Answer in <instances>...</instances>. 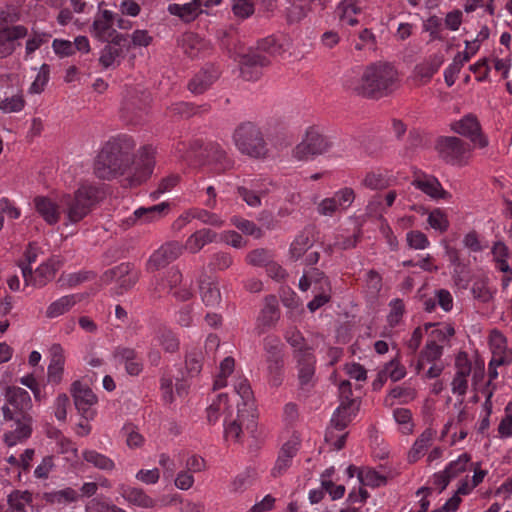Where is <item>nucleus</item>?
<instances>
[{
  "instance_id": "58",
  "label": "nucleus",
  "mask_w": 512,
  "mask_h": 512,
  "mask_svg": "<svg viewBox=\"0 0 512 512\" xmlns=\"http://www.w3.org/2000/svg\"><path fill=\"white\" fill-rule=\"evenodd\" d=\"M471 290L474 298L481 302H488L492 298V291L488 286L487 279L485 278L475 280Z\"/></svg>"
},
{
  "instance_id": "39",
  "label": "nucleus",
  "mask_w": 512,
  "mask_h": 512,
  "mask_svg": "<svg viewBox=\"0 0 512 512\" xmlns=\"http://www.w3.org/2000/svg\"><path fill=\"white\" fill-rule=\"evenodd\" d=\"M443 352L444 348L438 346L437 344H434L433 341H426L424 348L419 353V358L416 366L418 372L424 369L427 363L441 362Z\"/></svg>"
},
{
  "instance_id": "18",
  "label": "nucleus",
  "mask_w": 512,
  "mask_h": 512,
  "mask_svg": "<svg viewBox=\"0 0 512 512\" xmlns=\"http://www.w3.org/2000/svg\"><path fill=\"white\" fill-rule=\"evenodd\" d=\"M28 29L23 25H15L0 29V59L6 58L15 51V40L24 38Z\"/></svg>"
},
{
  "instance_id": "32",
  "label": "nucleus",
  "mask_w": 512,
  "mask_h": 512,
  "mask_svg": "<svg viewBox=\"0 0 512 512\" xmlns=\"http://www.w3.org/2000/svg\"><path fill=\"white\" fill-rule=\"evenodd\" d=\"M34 205L36 211L48 224L53 225L59 221L60 213L58 206L48 197L36 196L34 198Z\"/></svg>"
},
{
  "instance_id": "21",
  "label": "nucleus",
  "mask_w": 512,
  "mask_h": 512,
  "mask_svg": "<svg viewBox=\"0 0 512 512\" xmlns=\"http://www.w3.org/2000/svg\"><path fill=\"white\" fill-rule=\"evenodd\" d=\"M219 77V70L213 64H206L190 80L188 89L195 94H202Z\"/></svg>"
},
{
  "instance_id": "62",
  "label": "nucleus",
  "mask_w": 512,
  "mask_h": 512,
  "mask_svg": "<svg viewBox=\"0 0 512 512\" xmlns=\"http://www.w3.org/2000/svg\"><path fill=\"white\" fill-rule=\"evenodd\" d=\"M427 221L432 228L439 230L440 232L447 231L449 227L447 216L438 208L430 212Z\"/></svg>"
},
{
  "instance_id": "45",
  "label": "nucleus",
  "mask_w": 512,
  "mask_h": 512,
  "mask_svg": "<svg viewBox=\"0 0 512 512\" xmlns=\"http://www.w3.org/2000/svg\"><path fill=\"white\" fill-rule=\"evenodd\" d=\"M169 203L162 202L151 207H140L135 210L134 216L138 220H143L145 223L152 222L162 216L165 210H168Z\"/></svg>"
},
{
  "instance_id": "37",
  "label": "nucleus",
  "mask_w": 512,
  "mask_h": 512,
  "mask_svg": "<svg viewBox=\"0 0 512 512\" xmlns=\"http://www.w3.org/2000/svg\"><path fill=\"white\" fill-rule=\"evenodd\" d=\"M121 495L126 501L139 507L152 508L155 504L154 500L140 488L122 487Z\"/></svg>"
},
{
  "instance_id": "50",
  "label": "nucleus",
  "mask_w": 512,
  "mask_h": 512,
  "mask_svg": "<svg viewBox=\"0 0 512 512\" xmlns=\"http://www.w3.org/2000/svg\"><path fill=\"white\" fill-rule=\"evenodd\" d=\"M157 340L166 352L174 353L179 348L178 338L169 329H160L157 334Z\"/></svg>"
},
{
  "instance_id": "61",
  "label": "nucleus",
  "mask_w": 512,
  "mask_h": 512,
  "mask_svg": "<svg viewBox=\"0 0 512 512\" xmlns=\"http://www.w3.org/2000/svg\"><path fill=\"white\" fill-rule=\"evenodd\" d=\"M358 479L363 485L371 487H378L386 481L384 476L371 469L360 470L358 472Z\"/></svg>"
},
{
  "instance_id": "33",
  "label": "nucleus",
  "mask_w": 512,
  "mask_h": 512,
  "mask_svg": "<svg viewBox=\"0 0 512 512\" xmlns=\"http://www.w3.org/2000/svg\"><path fill=\"white\" fill-rule=\"evenodd\" d=\"M234 390L236 394L240 397L241 403H237V406L240 405L247 415H251L255 417V405L253 392L250 387V384L247 379H239L234 384Z\"/></svg>"
},
{
  "instance_id": "19",
  "label": "nucleus",
  "mask_w": 512,
  "mask_h": 512,
  "mask_svg": "<svg viewBox=\"0 0 512 512\" xmlns=\"http://www.w3.org/2000/svg\"><path fill=\"white\" fill-rule=\"evenodd\" d=\"M267 65H269L268 58L251 49L248 53L243 54L240 57L241 76L247 81L257 79L259 77V72L257 70L253 71L252 69Z\"/></svg>"
},
{
  "instance_id": "10",
  "label": "nucleus",
  "mask_w": 512,
  "mask_h": 512,
  "mask_svg": "<svg viewBox=\"0 0 512 512\" xmlns=\"http://www.w3.org/2000/svg\"><path fill=\"white\" fill-rule=\"evenodd\" d=\"M71 393L74 398L75 407L86 421L95 416L94 406L97 403V397L94 392L80 381H75L71 387Z\"/></svg>"
},
{
  "instance_id": "1",
  "label": "nucleus",
  "mask_w": 512,
  "mask_h": 512,
  "mask_svg": "<svg viewBox=\"0 0 512 512\" xmlns=\"http://www.w3.org/2000/svg\"><path fill=\"white\" fill-rule=\"evenodd\" d=\"M135 147V141L128 135L110 138L95 158V176L109 181L125 175L135 162Z\"/></svg>"
},
{
  "instance_id": "25",
  "label": "nucleus",
  "mask_w": 512,
  "mask_h": 512,
  "mask_svg": "<svg viewBox=\"0 0 512 512\" xmlns=\"http://www.w3.org/2000/svg\"><path fill=\"white\" fill-rule=\"evenodd\" d=\"M149 103V96L144 93L138 96L136 93L126 97L123 103L122 111L129 121H138L142 113L146 110Z\"/></svg>"
},
{
  "instance_id": "8",
  "label": "nucleus",
  "mask_w": 512,
  "mask_h": 512,
  "mask_svg": "<svg viewBox=\"0 0 512 512\" xmlns=\"http://www.w3.org/2000/svg\"><path fill=\"white\" fill-rule=\"evenodd\" d=\"M297 369L298 386L309 392L315 386L316 357L313 352L298 351L294 358Z\"/></svg>"
},
{
  "instance_id": "6",
  "label": "nucleus",
  "mask_w": 512,
  "mask_h": 512,
  "mask_svg": "<svg viewBox=\"0 0 512 512\" xmlns=\"http://www.w3.org/2000/svg\"><path fill=\"white\" fill-rule=\"evenodd\" d=\"M435 149L439 157L448 164L462 165L467 163L469 145L458 137H439L436 141Z\"/></svg>"
},
{
  "instance_id": "53",
  "label": "nucleus",
  "mask_w": 512,
  "mask_h": 512,
  "mask_svg": "<svg viewBox=\"0 0 512 512\" xmlns=\"http://www.w3.org/2000/svg\"><path fill=\"white\" fill-rule=\"evenodd\" d=\"M234 365H235V362L232 357H226L220 363V372L214 380V389H220V388L226 386L227 377L233 372Z\"/></svg>"
},
{
  "instance_id": "34",
  "label": "nucleus",
  "mask_w": 512,
  "mask_h": 512,
  "mask_svg": "<svg viewBox=\"0 0 512 512\" xmlns=\"http://www.w3.org/2000/svg\"><path fill=\"white\" fill-rule=\"evenodd\" d=\"M81 300L79 294H70L60 297L53 301L46 309V317L53 319L57 318L68 311Z\"/></svg>"
},
{
  "instance_id": "48",
  "label": "nucleus",
  "mask_w": 512,
  "mask_h": 512,
  "mask_svg": "<svg viewBox=\"0 0 512 512\" xmlns=\"http://www.w3.org/2000/svg\"><path fill=\"white\" fill-rule=\"evenodd\" d=\"M471 463V455L468 453H462L456 460H453L446 465L445 471L451 479H454L461 473L465 472L468 465H471Z\"/></svg>"
},
{
  "instance_id": "16",
  "label": "nucleus",
  "mask_w": 512,
  "mask_h": 512,
  "mask_svg": "<svg viewBox=\"0 0 512 512\" xmlns=\"http://www.w3.org/2000/svg\"><path fill=\"white\" fill-rule=\"evenodd\" d=\"M280 317L279 305L276 296L269 295L265 298V304L262 308L257 321L255 330L258 335L263 334L269 328L275 326Z\"/></svg>"
},
{
  "instance_id": "57",
  "label": "nucleus",
  "mask_w": 512,
  "mask_h": 512,
  "mask_svg": "<svg viewBox=\"0 0 512 512\" xmlns=\"http://www.w3.org/2000/svg\"><path fill=\"white\" fill-rule=\"evenodd\" d=\"M389 307L390 312L387 316V321L391 327H395L400 323L403 317L405 305L402 299L396 298L390 301Z\"/></svg>"
},
{
  "instance_id": "20",
  "label": "nucleus",
  "mask_w": 512,
  "mask_h": 512,
  "mask_svg": "<svg viewBox=\"0 0 512 512\" xmlns=\"http://www.w3.org/2000/svg\"><path fill=\"white\" fill-rule=\"evenodd\" d=\"M114 358L118 363L124 364L126 372L131 376H137L143 370L142 358L132 348H116L114 351Z\"/></svg>"
},
{
  "instance_id": "5",
  "label": "nucleus",
  "mask_w": 512,
  "mask_h": 512,
  "mask_svg": "<svg viewBox=\"0 0 512 512\" xmlns=\"http://www.w3.org/2000/svg\"><path fill=\"white\" fill-rule=\"evenodd\" d=\"M2 412L6 421L13 422L12 429L4 434V442L9 447L23 443L31 437L33 431L32 416L15 415L7 405L2 407Z\"/></svg>"
},
{
  "instance_id": "17",
  "label": "nucleus",
  "mask_w": 512,
  "mask_h": 512,
  "mask_svg": "<svg viewBox=\"0 0 512 512\" xmlns=\"http://www.w3.org/2000/svg\"><path fill=\"white\" fill-rule=\"evenodd\" d=\"M245 421H248L247 429L250 428V423L253 424L254 417L247 415V412L238 405L236 417L225 416L224 418V437L226 440L237 442L240 440L242 433V426Z\"/></svg>"
},
{
  "instance_id": "64",
  "label": "nucleus",
  "mask_w": 512,
  "mask_h": 512,
  "mask_svg": "<svg viewBox=\"0 0 512 512\" xmlns=\"http://www.w3.org/2000/svg\"><path fill=\"white\" fill-rule=\"evenodd\" d=\"M79 494L73 488H65L59 491H55L50 495V500L57 504H66L77 501Z\"/></svg>"
},
{
  "instance_id": "23",
  "label": "nucleus",
  "mask_w": 512,
  "mask_h": 512,
  "mask_svg": "<svg viewBox=\"0 0 512 512\" xmlns=\"http://www.w3.org/2000/svg\"><path fill=\"white\" fill-rule=\"evenodd\" d=\"M51 360L47 369L48 382L57 385L62 380L64 371V350L60 344H53L50 348Z\"/></svg>"
},
{
  "instance_id": "44",
  "label": "nucleus",
  "mask_w": 512,
  "mask_h": 512,
  "mask_svg": "<svg viewBox=\"0 0 512 512\" xmlns=\"http://www.w3.org/2000/svg\"><path fill=\"white\" fill-rule=\"evenodd\" d=\"M32 501V495L28 491H13L9 494L8 508L5 512H27L26 506Z\"/></svg>"
},
{
  "instance_id": "13",
  "label": "nucleus",
  "mask_w": 512,
  "mask_h": 512,
  "mask_svg": "<svg viewBox=\"0 0 512 512\" xmlns=\"http://www.w3.org/2000/svg\"><path fill=\"white\" fill-rule=\"evenodd\" d=\"M455 369L456 372L451 383V390L453 394L461 398L459 404L462 405L469 387L472 363L466 355H459L455 361Z\"/></svg>"
},
{
  "instance_id": "30",
  "label": "nucleus",
  "mask_w": 512,
  "mask_h": 512,
  "mask_svg": "<svg viewBox=\"0 0 512 512\" xmlns=\"http://www.w3.org/2000/svg\"><path fill=\"white\" fill-rule=\"evenodd\" d=\"M357 411L354 401L342 403L333 413L331 423L339 431H344L352 419L355 417Z\"/></svg>"
},
{
  "instance_id": "43",
  "label": "nucleus",
  "mask_w": 512,
  "mask_h": 512,
  "mask_svg": "<svg viewBox=\"0 0 512 512\" xmlns=\"http://www.w3.org/2000/svg\"><path fill=\"white\" fill-rule=\"evenodd\" d=\"M82 457L87 463L91 464L97 469L103 471H112L115 468V463L112 459L95 450H84L82 452Z\"/></svg>"
},
{
  "instance_id": "27",
  "label": "nucleus",
  "mask_w": 512,
  "mask_h": 512,
  "mask_svg": "<svg viewBox=\"0 0 512 512\" xmlns=\"http://www.w3.org/2000/svg\"><path fill=\"white\" fill-rule=\"evenodd\" d=\"M218 241V234L211 229H201L194 232L186 241L185 249L191 253H198L205 245Z\"/></svg>"
},
{
  "instance_id": "35",
  "label": "nucleus",
  "mask_w": 512,
  "mask_h": 512,
  "mask_svg": "<svg viewBox=\"0 0 512 512\" xmlns=\"http://www.w3.org/2000/svg\"><path fill=\"white\" fill-rule=\"evenodd\" d=\"M168 11L171 15L178 16L185 23L194 21L203 12L202 9H199L196 0L185 4H170Z\"/></svg>"
},
{
  "instance_id": "36",
  "label": "nucleus",
  "mask_w": 512,
  "mask_h": 512,
  "mask_svg": "<svg viewBox=\"0 0 512 512\" xmlns=\"http://www.w3.org/2000/svg\"><path fill=\"white\" fill-rule=\"evenodd\" d=\"M233 409L228 404V395L221 393L207 408V419L210 424H215L220 415L232 416Z\"/></svg>"
},
{
  "instance_id": "42",
  "label": "nucleus",
  "mask_w": 512,
  "mask_h": 512,
  "mask_svg": "<svg viewBox=\"0 0 512 512\" xmlns=\"http://www.w3.org/2000/svg\"><path fill=\"white\" fill-rule=\"evenodd\" d=\"M323 280V284L320 285L315 292L314 298L307 304L308 309L311 312H315L330 300V285L328 278L324 273H317Z\"/></svg>"
},
{
  "instance_id": "29",
  "label": "nucleus",
  "mask_w": 512,
  "mask_h": 512,
  "mask_svg": "<svg viewBox=\"0 0 512 512\" xmlns=\"http://www.w3.org/2000/svg\"><path fill=\"white\" fill-rule=\"evenodd\" d=\"M297 451L298 447L296 442L288 441L282 446L275 466L272 469V475L274 477L280 476L286 472L291 466L292 459L297 454Z\"/></svg>"
},
{
  "instance_id": "31",
  "label": "nucleus",
  "mask_w": 512,
  "mask_h": 512,
  "mask_svg": "<svg viewBox=\"0 0 512 512\" xmlns=\"http://www.w3.org/2000/svg\"><path fill=\"white\" fill-rule=\"evenodd\" d=\"M454 421V433L451 436V445L464 440L468 435V424L473 420V415L468 411L466 405L462 406L457 416L452 419Z\"/></svg>"
},
{
  "instance_id": "22",
  "label": "nucleus",
  "mask_w": 512,
  "mask_h": 512,
  "mask_svg": "<svg viewBox=\"0 0 512 512\" xmlns=\"http://www.w3.org/2000/svg\"><path fill=\"white\" fill-rule=\"evenodd\" d=\"M207 162L214 166L217 172H224L233 167L234 162L218 143H208L204 149Z\"/></svg>"
},
{
  "instance_id": "12",
  "label": "nucleus",
  "mask_w": 512,
  "mask_h": 512,
  "mask_svg": "<svg viewBox=\"0 0 512 512\" xmlns=\"http://www.w3.org/2000/svg\"><path fill=\"white\" fill-rule=\"evenodd\" d=\"M154 151L151 146H144L140 152V164L135 172L123 180L122 186L132 188L141 185L152 174L154 168Z\"/></svg>"
},
{
  "instance_id": "51",
  "label": "nucleus",
  "mask_w": 512,
  "mask_h": 512,
  "mask_svg": "<svg viewBox=\"0 0 512 512\" xmlns=\"http://www.w3.org/2000/svg\"><path fill=\"white\" fill-rule=\"evenodd\" d=\"M231 221H232V224L237 229H239L241 232H243L246 235L253 236L256 239H259L263 236L262 229L250 220L234 216Z\"/></svg>"
},
{
  "instance_id": "54",
  "label": "nucleus",
  "mask_w": 512,
  "mask_h": 512,
  "mask_svg": "<svg viewBox=\"0 0 512 512\" xmlns=\"http://www.w3.org/2000/svg\"><path fill=\"white\" fill-rule=\"evenodd\" d=\"M395 421L401 426L400 430L403 434H410L413 431L412 413L406 408H397L393 411Z\"/></svg>"
},
{
  "instance_id": "55",
  "label": "nucleus",
  "mask_w": 512,
  "mask_h": 512,
  "mask_svg": "<svg viewBox=\"0 0 512 512\" xmlns=\"http://www.w3.org/2000/svg\"><path fill=\"white\" fill-rule=\"evenodd\" d=\"M313 246V240L306 233H300L291 244L292 256H302Z\"/></svg>"
},
{
  "instance_id": "52",
  "label": "nucleus",
  "mask_w": 512,
  "mask_h": 512,
  "mask_svg": "<svg viewBox=\"0 0 512 512\" xmlns=\"http://www.w3.org/2000/svg\"><path fill=\"white\" fill-rule=\"evenodd\" d=\"M92 32L98 40L109 42L110 37L115 33V29L112 28V23L95 19L92 24Z\"/></svg>"
},
{
  "instance_id": "59",
  "label": "nucleus",
  "mask_w": 512,
  "mask_h": 512,
  "mask_svg": "<svg viewBox=\"0 0 512 512\" xmlns=\"http://www.w3.org/2000/svg\"><path fill=\"white\" fill-rule=\"evenodd\" d=\"M498 434L502 439L512 438V402L505 407V415L498 425Z\"/></svg>"
},
{
  "instance_id": "60",
  "label": "nucleus",
  "mask_w": 512,
  "mask_h": 512,
  "mask_svg": "<svg viewBox=\"0 0 512 512\" xmlns=\"http://www.w3.org/2000/svg\"><path fill=\"white\" fill-rule=\"evenodd\" d=\"M383 373L385 376H388L392 381L396 382L405 377L406 369L400 363V361L395 358L385 365Z\"/></svg>"
},
{
  "instance_id": "3",
  "label": "nucleus",
  "mask_w": 512,
  "mask_h": 512,
  "mask_svg": "<svg viewBox=\"0 0 512 512\" xmlns=\"http://www.w3.org/2000/svg\"><path fill=\"white\" fill-rule=\"evenodd\" d=\"M101 198L100 188L82 185L73 195H63L60 199V207L67 213L68 219L76 223L88 215Z\"/></svg>"
},
{
  "instance_id": "41",
  "label": "nucleus",
  "mask_w": 512,
  "mask_h": 512,
  "mask_svg": "<svg viewBox=\"0 0 512 512\" xmlns=\"http://www.w3.org/2000/svg\"><path fill=\"white\" fill-rule=\"evenodd\" d=\"M443 61V55H433L427 61L416 65V76L423 79L425 82H428L433 77V75L438 71L440 66L443 64Z\"/></svg>"
},
{
  "instance_id": "4",
  "label": "nucleus",
  "mask_w": 512,
  "mask_h": 512,
  "mask_svg": "<svg viewBox=\"0 0 512 512\" xmlns=\"http://www.w3.org/2000/svg\"><path fill=\"white\" fill-rule=\"evenodd\" d=\"M233 140L242 154L255 159L267 156V143L260 129L252 122L240 124L234 131Z\"/></svg>"
},
{
  "instance_id": "38",
  "label": "nucleus",
  "mask_w": 512,
  "mask_h": 512,
  "mask_svg": "<svg viewBox=\"0 0 512 512\" xmlns=\"http://www.w3.org/2000/svg\"><path fill=\"white\" fill-rule=\"evenodd\" d=\"M412 184L434 199H450L451 194L444 190L440 182L433 178L431 180L415 179Z\"/></svg>"
},
{
  "instance_id": "40",
  "label": "nucleus",
  "mask_w": 512,
  "mask_h": 512,
  "mask_svg": "<svg viewBox=\"0 0 512 512\" xmlns=\"http://www.w3.org/2000/svg\"><path fill=\"white\" fill-rule=\"evenodd\" d=\"M265 362L279 361L284 359V345L279 337L269 335L263 340Z\"/></svg>"
},
{
  "instance_id": "2",
  "label": "nucleus",
  "mask_w": 512,
  "mask_h": 512,
  "mask_svg": "<svg viewBox=\"0 0 512 512\" xmlns=\"http://www.w3.org/2000/svg\"><path fill=\"white\" fill-rule=\"evenodd\" d=\"M397 88V70L390 63L379 61L366 67L352 90L362 97L380 99L392 94Z\"/></svg>"
},
{
  "instance_id": "28",
  "label": "nucleus",
  "mask_w": 512,
  "mask_h": 512,
  "mask_svg": "<svg viewBox=\"0 0 512 512\" xmlns=\"http://www.w3.org/2000/svg\"><path fill=\"white\" fill-rule=\"evenodd\" d=\"M435 436L436 431L432 428H427L420 434L408 453V460L410 463L417 462L421 457L425 455Z\"/></svg>"
},
{
  "instance_id": "7",
  "label": "nucleus",
  "mask_w": 512,
  "mask_h": 512,
  "mask_svg": "<svg viewBox=\"0 0 512 512\" xmlns=\"http://www.w3.org/2000/svg\"><path fill=\"white\" fill-rule=\"evenodd\" d=\"M330 147L326 137L313 128L306 132V136L293 150V155L300 161L308 160L325 153Z\"/></svg>"
},
{
  "instance_id": "63",
  "label": "nucleus",
  "mask_w": 512,
  "mask_h": 512,
  "mask_svg": "<svg viewBox=\"0 0 512 512\" xmlns=\"http://www.w3.org/2000/svg\"><path fill=\"white\" fill-rule=\"evenodd\" d=\"M185 363L190 377L198 375L202 369V353L200 351L189 352L186 355Z\"/></svg>"
},
{
  "instance_id": "11",
  "label": "nucleus",
  "mask_w": 512,
  "mask_h": 512,
  "mask_svg": "<svg viewBox=\"0 0 512 512\" xmlns=\"http://www.w3.org/2000/svg\"><path fill=\"white\" fill-rule=\"evenodd\" d=\"M103 281L116 282L119 285L117 294L131 289L138 281V271L130 263H122L116 267L106 270L103 274Z\"/></svg>"
},
{
  "instance_id": "9",
  "label": "nucleus",
  "mask_w": 512,
  "mask_h": 512,
  "mask_svg": "<svg viewBox=\"0 0 512 512\" xmlns=\"http://www.w3.org/2000/svg\"><path fill=\"white\" fill-rule=\"evenodd\" d=\"M26 259L28 260L27 263L20 264L26 285L42 287L54 277L56 269L54 264L49 260L39 264L38 267L33 270L32 264L35 262L36 258Z\"/></svg>"
},
{
  "instance_id": "26",
  "label": "nucleus",
  "mask_w": 512,
  "mask_h": 512,
  "mask_svg": "<svg viewBox=\"0 0 512 512\" xmlns=\"http://www.w3.org/2000/svg\"><path fill=\"white\" fill-rule=\"evenodd\" d=\"M425 331L428 334L427 341H433L442 348L449 345L450 339L455 334L454 327L449 323H426Z\"/></svg>"
},
{
  "instance_id": "46",
  "label": "nucleus",
  "mask_w": 512,
  "mask_h": 512,
  "mask_svg": "<svg viewBox=\"0 0 512 512\" xmlns=\"http://www.w3.org/2000/svg\"><path fill=\"white\" fill-rule=\"evenodd\" d=\"M284 359L266 362L267 381L272 387H279L284 380Z\"/></svg>"
},
{
  "instance_id": "47",
  "label": "nucleus",
  "mask_w": 512,
  "mask_h": 512,
  "mask_svg": "<svg viewBox=\"0 0 512 512\" xmlns=\"http://www.w3.org/2000/svg\"><path fill=\"white\" fill-rule=\"evenodd\" d=\"M285 340L290 344V346L293 348V358H295V354L298 351H305V352H313L312 348H310L305 338L303 337L302 333L297 330L296 328L288 329L285 332Z\"/></svg>"
},
{
  "instance_id": "24",
  "label": "nucleus",
  "mask_w": 512,
  "mask_h": 512,
  "mask_svg": "<svg viewBox=\"0 0 512 512\" xmlns=\"http://www.w3.org/2000/svg\"><path fill=\"white\" fill-rule=\"evenodd\" d=\"M199 290L203 303L206 306H216L221 301V293L215 278L203 273L199 277Z\"/></svg>"
},
{
  "instance_id": "56",
  "label": "nucleus",
  "mask_w": 512,
  "mask_h": 512,
  "mask_svg": "<svg viewBox=\"0 0 512 512\" xmlns=\"http://www.w3.org/2000/svg\"><path fill=\"white\" fill-rule=\"evenodd\" d=\"M347 432L339 431L330 422V426L326 430L325 440L336 450H341L346 442Z\"/></svg>"
},
{
  "instance_id": "14",
  "label": "nucleus",
  "mask_w": 512,
  "mask_h": 512,
  "mask_svg": "<svg viewBox=\"0 0 512 512\" xmlns=\"http://www.w3.org/2000/svg\"><path fill=\"white\" fill-rule=\"evenodd\" d=\"M4 396L7 406L15 415L32 416V400L28 391L17 386H7Z\"/></svg>"
},
{
  "instance_id": "15",
  "label": "nucleus",
  "mask_w": 512,
  "mask_h": 512,
  "mask_svg": "<svg viewBox=\"0 0 512 512\" xmlns=\"http://www.w3.org/2000/svg\"><path fill=\"white\" fill-rule=\"evenodd\" d=\"M451 127L454 132L469 138L474 144H478L480 148L488 145V140L482 134L481 126L473 115L465 116L460 121L453 123Z\"/></svg>"
},
{
  "instance_id": "49",
  "label": "nucleus",
  "mask_w": 512,
  "mask_h": 512,
  "mask_svg": "<svg viewBox=\"0 0 512 512\" xmlns=\"http://www.w3.org/2000/svg\"><path fill=\"white\" fill-rule=\"evenodd\" d=\"M181 279L182 275L178 268L174 266L167 267L165 275L161 278V283L158 284L156 289L171 292L181 282Z\"/></svg>"
}]
</instances>
